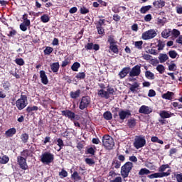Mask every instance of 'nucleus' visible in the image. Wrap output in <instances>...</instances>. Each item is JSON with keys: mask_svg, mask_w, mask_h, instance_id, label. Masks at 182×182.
Instances as JSON below:
<instances>
[{"mask_svg": "<svg viewBox=\"0 0 182 182\" xmlns=\"http://www.w3.org/2000/svg\"><path fill=\"white\" fill-rule=\"evenodd\" d=\"M130 116H132V111H130V109H121L119 112L120 120H126V119H127V117H130Z\"/></svg>", "mask_w": 182, "mask_h": 182, "instance_id": "11", "label": "nucleus"}, {"mask_svg": "<svg viewBox=\"0 0 182 182\" xmlns=\"http://www.w3.org/2000/svg\"><path fill=\"white\" fill-rule=\"evenodd\" d=\"M41 21L43 22V23H48L49 21H50V18H49V15L48 14H43L41 16Z\"/></svg>", "mask_w": 182, "mask_h": 182, "instance_id": "36", "label": "nucleus"}, {"mask_svg": "<svg viewBox=\"0 0 182 182\" xmlns=\"http://www.w3.org/2000/svg\"><path fill=\"white\" fill-rule=\"evenodd\" d=\"M171 105L175 109H182V104L180 102H173Z\"/></svg>", "mask_w": 182, "mask_h": 182, "instance_id": "52", "label": "nucleus"}, {"mask_svg": "<svg viewBox=\"0 0 182 182\" xmlns=\"http://www.w3.org/2000/svg\"><path fill=\"white\" fill-rule=\"evenodd\" d=\"M110 182H123V179L121 176H117L114 180L110 181Z\"/></svg>", "mask_w": 182, "mask_h": 182, "instance_id": "63", "label": "nucleus"}, {"mask_svg": "<svg viewBox=\"0 0 182 182\" xmlns=\"http://www.w3.org/2000/svg\"><path fill=\"white\" fill-rule=\"evenodd\" d=\"M21 157H23V159H28V157H32V151L29 149H23L20 153Z\"/></svg>", "mask_w": 182, "mask_h": 182, "instance_id": "18", "label": "nucleus"}, {"mask_svg": "<svg viewBox=\"0 0 182 182\" xmlns=\"http://www.w3.org/2000/svg\"><path fill=\"white\" fill-rule=\"evenodd\" d=\"M168 55L171 59H176V58H177V52H176V50H170L168 52Z\"/></svg>", "mask_w": 182, "mask_h": 182, "instance_id": "54", "label": "nucleus"}, {"mask_svg": "<svg viewBox=\"0 0 182 182\" xmlns=\"http://www.w3.org/2000/svg\"><path fill=\"white\" fill-rule=\"evenodd\" d=\"M151 173V171H150V170L146 168H141L138 173L139 176H147Z\"/></svg>", "mask_w": 182, "mask_h": 182, "instance_id": "28", "label": "nucleus"}, {"mask_svg": "<svg viewBox=\"0 0 182 182\" xmlns=\"http://www.w3.org/2000/svg\"><path fill=\"white\" fill-rule=\"evenodd\" d=\"M131 68L130 67H124L122 70L119 73L118 76H119L120 79H124L129 73H130Z\"/></svg>", "mask_w": 182, "mask_h": 182, "instance_id": "13", "label": "nucleus"}, {"mask_svg": "<svg viewBox=\"0 0 182 182\" xmlns=\"http://www.w3.org/2000/svg\"><path fill=\"white\" fill-rule=\"evenodd\" d=\"M97 95L98 96H100V97H102V99H109L110 97V95H109L107 91L105 90H98Z\"/></svg>", "mask_w": 182, "mask_h": 182, "instance_id": "17", "label": "nucleus"}, {"mask_svg": "<svg viewBox=\"0 0 182 182\" xmlns=\"http://www.w3.org/2000/svg\"><path fill=\"white\" fill-rule=\"evenodd\" d=\"M14 134H16V129L15 127L10 128L5 132L6 137H13Z\"/></svg>", "mask_w": 182, "mask_h": 182, "instance_id": "19", "label": "nucleus"}, {"mask_svg": "<svg viewBox=\"0 0 182 182\" xmlns=\"http://www.w3.org/2000/svg\"><path fill=\"white\" fill-rule=\"evenodd\" d=\"M28 26H31V25H26L25 22H23L20 24V29L23 32H26V31H28Z\"/></svg>", "mask_w": 182, "mask_h": 182, "instance_id": "42", "label": "nucleus"}, {"mask_svg": "<svg viewBox=\"0 0 182 182\" xmlns=\"http://www.w3.org/2000/svg\"><path fill=\"white\" fill-rule=\"evenodd\" d=\"M40 77L43 85H48V83H49V80L48 79V75H46L45 70L40 71Z\"/></svg>", "mask_w": 182, "mask_h": 182, "instance_id": "14", "label": "nucleus"}, {"mask_svg": "<svg viewBox=\"0 0 182 182\" xmlns=\"http://www.w3.org/2000/svg\"><path fill=\"white\" fill-rule=\"evenodd\" d=\"M133 169V162L127 161L121 167V176L122 178H127Z\"/></svg>", "mask_w": 182, "mask_h": 182, "instance_id": "2", "label": "nucleus"}, {"mask_svg": "<svg viewBox=\"0 0 182 182\" xmlns=\"http://www.w3.org/2000/svg\"><path fill=\"white\" fill-rule=\"evenodd\" d=\"M168 55L167 54L161 53L160 54V63H164L166 60H168Z\"/></svg>", "mask_w": 182, "mask_h": 182, "instance_id": "40", "label": "nucleus"}, {"mask_svg": "<svg viewBox=\"0 0 182 182\" xmlns=\"http://www.w3.org/2000/svg\"><path fill=\"white\" fill-rule=\"evenodd\" d=\"M134 46L135 48H136V49H143V41H136L134 43Z\"/></svg>", "mask_w": 182, "mask_h": 182, "instance_id": "46", "label": "nucleus"}, {"mask_svg": "<svg viewBox=\"0 0 182 182\" xmlns=\"http://www.w3.org/2000/svg\"><path fill=\"white\" fill-rule=\"evenodd\" d=\"M9 161V156L4 155L0 156V164H6Z\"/></svg>", "mask_w": 182, "mask_h": 182, "instance_id": "33", "label": "nucleus"}, {"mask_svg": "<svg viewBox=\"0 0 182 182\" xmlns=\"http://www.w3.org/2000/svg\"><path fill=\"white\" fill-rule=\"evenodd\" d=\"M85 163L86 164H88V166H93V164H95V160L90 158H86Z\"/></svg>", "mask_w": 182, "mask_h": 182, "instance_id": "55", "label": "nucleus"}, {"mask_svg": "<svg viewBox=\"0 0 182 182\" xmlns=\"http://www.w3.org/2000/svg\"><path fill=\"white\" fill-rule=\"evenodd\" d=\"M2 85L4 90H6V92H8L9 89H11V82H9V81H6Z\"/></svg>", "mask_w": 182, "mask_h": 182, "instance_id": "44", "label": "nucleus"}, {"mask_svg": "<svg viewBox=\"0 0 182 182\" xmlns=\"http://www.w3.org/2000/svg\"><path fill=\"white\" fill-rule=\"evenodd\" d=\"M102 146H104L106 150H113L114 140L109 135H104L102 137Z\"/></svg>", "mask_w": 182, "mask_h": 182, "instance_id": "3", "label": "nucleus"}, {"mask_svg": "<svg viewBox=\"0 0 182 182\" xmlns=\"http://www.w3.org/2000/svg\"><path fill=\"white\" fill-rule=\"evenodd\" d=\"M149 178H159L160 177V172L152 173L149 176H148Z\"/></svg>", "mask_w": 182, "mask_h": 182, "instance_id": "61", "label": "nucleus"}, {"mask_svg": "<svg viewBox=\"0 0 182 182\" xmlns=\"http://www.w3.org/2000/svg\"><path fill=\"white\" fill-rule=\"evenodd\" d=\"M8 29H9V32L7 33V36H9V38H15L18 33V31H16L14 27H8Z\"/></svg>", "mask_w": 182, "mask_h": 182, "instance_id": "25", "label": "nucleus"}, {"mask_svg": "<svg viewBox=\"0 0 182 182\" xmlns=\"http://www.w3.org/2000/svg\"><path fill=\"white\" fill-rule=\"evenodd\" d=\"M59 176H60L61 178H65L68 176V171L65 169H62L60 172H59Z\"/></svg>", "mask_w": 182, "mask_h": 182, "instance_id": "56", "label": "nucleus"}, {"mask_svg": "<svg viewBox=\"0 0 182 182\" xmlns=\"http://www.w3.org/2000/svg\"><path fill=\"white\" fill-rule=\"evenodd\" d=\"M109 48V50H111L112 53H115V55H119V46H117V44H111Z\"/></svg>", "mask_w": 182, "mask_h": 182, "instance_id": "26", "label": "nucleus"}, {"mask_svg": "<svg viewBox=\"0 0 182 182\" xmlns=\"http://www.w3.org/2000/svg\"><path fill=\"white\" fill-rule=\"evenodd\" d=\"M28 106V96L22 92L20 98L16 101V107L18 110H23Z\"/></svg>", "mask_w": 182, "mask_h": 182, "instance_id": "1", "label": "nucleus"}, {"mask_svg": "<svg viewBox=\"0 0 182 182\" xmlns=\"http://www.w3.org/2000/svg\"><path fill=\"white\" fill-rule=\"evenodd\" d=\"M26 160V158H23V156H17V164L21 170H28V166Z\"/></svg>", "mask_w": 182, "mask_h": 182, "instance_id": "10", "label": "nucleus"}, {"mask_svg": "<svg viewBox=\"0 0 182 182\" xmlns=\"http://www.w3.org/2000/svg\"><path fill=\"white\" fill-rule=\"evenodd\" d=\"M75 77L78 79V80H83L86 78V73L85 72L78 73Z\"/></svg>", "mask_w": 182, "mask_h": 182, "instance_id": "37", "label": "nucleus"}, {"mask_svg": "<svg viewBox=\"0 0 182 182\" xmlns=\"http://www.w3.org/2000/svg\"><path fill=\"white\" fill-rule=\"evenodd\" d=\"M15 63L16 65H18V66H23V65H25V60H23V58H16Z\"/></svg>", "mask_w": 182, "mask_h": 182, "instance_id": "47", "label": "nucleus"}, {"mask_svg": "<svg viewBox=\"0 0 182 182\" xmlns=\"http://www.w3.org/2000/svg\"><path fill=\"white\" fill-rule=\"evenodd\" d=\"M176 178L178 182H182V174L181 173L177 174L176 176Z\"/></svg>", "mask_w": 182, "mask_h": 182, "instance_id": "64", "label": "nucleus"}, {"mask_svg": "<svg viewBox=\"0 0 182 182\" xmlns=\"http://www.w3.org/2000/svg\"><path fill=\"white\" fill-rule=\"evenodd\" d=\"M107 92L108 93V96H110V95H116V91H114V89L112 87H108L107 89Z\"/></svg>", "mask_w": 182, "mask_h": 182, "instance_id": "57", "label": "nucleus"}, {"mask_svg": "<svg viewBox=\"0 0 182 182\" xmlns=\"http://www.w3.org/2000/svg\"><path fill=\"white\" fill-rule=\"evenodd\" d=\"M107 42H108V43H109V46L117 44V41H116L114 39V36H113V35H109L108 36Z\"/></svg>", "mask_w": 182, "mask_h": 182, "instance_id": "30", "label": "nucleus"}, {"mask_svg": "<svg viewBox=\"0 0 182 182\" xmlns=\"http://www.w3.org/2000/svg\"><path fill=\"white\" fill-rule=\"evenodd\" d=\"M55 157L50 152H45L41 156V161L43 164H50L53 161Z\"/></svg>", "mask_w": 182, "mask_h": 182, "instance_id": "5", "label": "nucleus"}, {"mask_svg": "<svg viewBox=\"0 0 182 182\" xmlns=\"http://www.w3.org/2000/svg\"><path fill=\"white\" fill-rule=\"evenodd\" d=\"M62 115L65 116V117H68V119H70L71 122H75V120H80V117L79 115L75 114V112L66 109V110H63L61 111Z\"/></svg>", "mask_w": 182, "mask_h": 182, "instance_id": "7", "label": "nucleus"}, {"mask_svg": "<svg viewBox=\"0 0 182 182\" xmlns=\"http://www.w3.org/2000/svg\"><path fill=\"white\" fill-rule=\"evenodd\" d=\"M86 50H92L93 49V43H88L87 45L85 46Z\"/></svg>", "mask_w": 182, "mask_h": 182, "instance_id": "62", "label": "nucleus"}, {"mask_svg": "<svg viewBox=\"0 0 182 182\" xmlns=\"http://www.w3.org/2000/svg\"><path fill=\"white\" fill-rule=\"evenodd\" d=\"M171 34V30L170 29H165L164 31H162L161 33V36L162 38H165V39H167Z\"/></svg>", "mask_w": 182, "mask_h": 182, "instance_id": "31", "label": "nucleus"}, {"mask_svg": "<svg viewBox=\"0 0 182 182\" xmlns=\"http://www.w3.org/2000/svg\"><path fill=\"white\" fill-rule=\"evenodd\" d=\"M27 113H31V112H38L39 110V107L38 106H33V107H27L26 108Z\"/></svg>", "mask_w": 182, "mask_h": 182, "instance_id": "39", "label": "nucleus"}, {"mask_svg": "<svg viewBox=\"0 0 182 182\" xmlns=\"http://www.w3.org/2000/svg\"><path fill=\"white\" fill-rule=\"evenodd\" d=\"M80 90H77L75 92L71 91L70 92V97H71V99H77V97H80Z\"/></svg>", "mask_w": 182, "mask_h": 182, "instance_id": "27", "label": "nucleus"}, {"mask_svg": "<svg viewBox=\"0 0 182 182\" xmlns=\"http://www.w3.org/2000/svg\"><path fill=\"white\" fill-rule=\"evenodd\" d=\"M92 102V100L89 96H84L81 98L79 105V109L80 110H85V109H87L89 106H90V103Z\"/></svg>", "mask_w": 182, "mask_h": 182, "instance_id": "6", "label": "nucleus"}, {"mask_svg": "<svg viewBox=\"0 0 182 182\" xmlns=\"http://www.w3.org/2000/svg\"><path fill=\"white\" fill-rule=\"evenodd\" d=\"M156 36H157V32L153 29H150L142 33L141 39H143V41H149L156 38Z\"/></svg>", "mask_w": 182, "mask_h": 182, "instance_id": "9", "label": "nucleus"}, {"mask_svg": "<svg viewBox=\"0 0 182 182\" xmlns=\"http://www.w3.org/2000/svg\"><path fill=\"white\" fill-rule=\"evenodd\" d=\"M140 65H136L132 68V70L129 71L130 77H134V76H139L141 73V70H140Z\"/></svg>", "mask_w": 182, "mask_h": 182, "instance_id": "12", "label": "nucleus"}, {"mask_svg": "<svg viewBox=\"0 0 182 182\" xmlns=\"http://www.w3.org/2000/svg\"><path fill=\"white\" fill-rule=\"evenodd\" d=\"M139 112L143 114H150V113H151V109H150V108L146 105H142L139 108Z\"/></svg>", "mask_w": 182, "mask_h": 182, "instance_id": "16", "label": "nucleus"}, {"mask_svg": "<svg viewBox=\"0 0 182 182\" xmlns=\"http://www.w3.org/2000/svg\"><path fill=\"white\" fill-rule=\"evenodd\" d=\"M130 87L129 90L132 93H137V90H139V87H140V84L137 82H134L133 85L129 84Z\"/></svg>", "mask_w": 182, "mask_h": 182, "instance_id": "15", "label": "nucleus"}, {"mask_svg": "<svg viewBox=\"0 0 182 182\" xmlns=\"http://www.w3.org/2000/svg\"><path fill=\"white\" fill-rule=\"evenodd\" d=\"M136 124L137 123L136 122V119L134 117L129 119L127 123L129 129H134V127H136Z\"/></svg>", "mask_w": 182, "mask_h": 182, "instance_id": "24", "label": "nucleus"}, {"mask_svg": "<svg viewBox=\"0 0 182 182\" xmlns=\"http://www.w3.org/2000/svg\"><path fill=\"white\" fill-rule=\"evenodd\" d=\"M71 178H73V180H77V181H80V180H82V177L79 176V173H77V171L73 172V173L71 175Z\"/></svg>", "mask_w": 182, "mask_h": 182, "instance_id": "38", "label": "nucleus"}, {"mask_svg": "<svg viewBox=\"0 0 182 182\" xmlns=\"http://www.w3.org/2000/svg\"><path fill=\"white\" fill-rule=\"evenodd\" d=\"M112 168H116L117 170H118V168H120L122 166V162L115 158L112 160Z\"/></svg>", "mask_w": 182, "mask_h": 182, "instance_id": "23", "label": "nucleus"}, {"mask_svg": "<svg viewBox=\"0 0 182 182\" xmlns=\"http://www.w3.org/2000/svg\"><path fill=\"white\" fill-rule=\"evenodd\" d=\"M21 140L22 143H28V141L29 140V134L27 133H23L21 136Z\"/></svg>", "mask_w": 182, "mask_h": 182, "instance_id": "34", "label": "nucleus"}, {"mask_svg": "<svg viewBox=\"0 0 182 182\" xmlns=\"http://www.w3.org/2000/svg\"><path fill=\"white\" fill-rule=\"evenodd\" d=\"M23 21L26 25H31V20L28 19V14L23 15Z\"/></svg>", "mask_w": 182, "mask_h": 182, "instance_id": "49", "label": "nucleus"}, {"mask_svg": "<svg viewBox=\"0 0 182 182\" xmlns=\"http://www.w3.org/2000/svg\"><path fill=\"white\" fill-rule=\"evenodd\" d=\"M167 64L168 65V70L174 72V70L177 69V65H176V63H171V64H169L168 63H167Z\"/></svg>", "mask_w": 182, "mask_h": 182, "instance_id": "45", "label": "nucleus"}, {"mask_svg": "<svg viewBox=\"0 0 182 182\" xmlns=\"http://www.w3.org/2000/svg\"><path fill=\"white\" fill-rule=\"evenodd\" d=\"M95 25L96 26L97 32L98 35H105V27L106 26V19H99L98 21H95Z\"/></svg>", "mask_w": 182, "mask_h": 182, "instance_id": "4", "label": "nucleus"}, {"mask_svg": "<svg viewBox=\"0 0 182 182\" xmlns=\"http://www.w3.org/2000/svg\"><path fill=\"white\" fill-rule=\"evenodd\" d=\"M166 168H170V165L168 164H164L160 166V171H166Z\"/></svg>", "mask_w": 182, "mask_h": 182, "instance_id": "60", "label": "nucleus"}, {"mask_svg": "<svg viewBox=\"0 0 182 182\" xmlns=\"http://www.w3.org/2000/svg\"><path fill=\"white\" fill-rule=\"evenodd\" d=\"M146 146V139L141 136H136L134 142V147L135 149H141V147H144Z\"/></svg>", "mask_w": 182, "mask_h": 182, "instance_id": "8", "label": "nucleus"}, {"mask_svg": "<svg viewBox=\"0 0 182 182\" xmlns=\"http://www.w3.org/2000/svg\"><path fill=\"white\" fill-rule=\"evenodd\" d=\"M50 66L53 73H58V72H59V68H60V65H59V62L53 63L52 64H50Z\"/></svg>", "mask_w": 182, "mask_h": 182, "instance_id": "20", "label": "nucleus"}, {"mask_svg": "<svg viewBox=\"0 0 182 182\" xmlns=\"http://www.w3.org/2000/svg\"><path fill=\"white\" fill-rule=\"evenodd\" d=\"M95 153H96V151H95V149H93V147H90L87 150V154H91L92 156H95Z\"/></svg>", "mask_w": 182, "mask_h": 182, "instance_id": "59", "label": "nucleus"}, {"mask_svg": "<svg viewBox=\"0 0 182 182\" xmlns=\"http://www.w3.org/2000/svg\"><path fill=\"white\" fill-rule=\"evenodd\" d=\"M172 115L173 114L171 112L166 110L161 111L160 112V116L161 119H170V117H171Z\"/></svg>", "mask_w": 182, "mask_h": 182, "instance_id": "22", "label": "nucleus"}, {"mask_svg": "<svg viewBox=\"0 0 182 182\" xmlns=\"http://www.w3.org/2000/svg\"><path fill=\"white\" fill-rule=\"evenodd\" d=\"M171 174V169H168L166 172L162 171L160 173V177H168Z\"/></svg>", "mask_w": 182, "mask_h": 182, "instance_id": "48", "label": "nucleus"}, {"mask_svg": "<svg viewBox=\"0 0 182 182\" xmlns=\"http://www.w3.org/2000/svg\"><path fill=\"white\" fill-rule=\"evenodd\" d=\"M44 52V55H50V53H52V52H53V48L50 47V46H47L46 48V49L43 50Z\"/></svg>", "mask_w": 182, "mask_h": 182, "instance_id": "43", "label": "nucleus"}, {"mask_svg": "<svg viewBox=\"0 0 182 182\" xmlns=\"http://www.w3.org/2000/svg\"><path fill=\"white\" fill-rule=\"evenodd\" d=\"M162 99L166 100H171L174 97V92L168 91L166 93L162 95Z\"/></svg>", "mask_w": 182, "mask_h": 182, "instance_id": "21", "label": "nucleus"}, {"mask_svg": "<svg viewBox=\"0 0 182 182\" xmlns=\"http://www.w3.org/2000/svg\"><path fill=\"white\" fill-rule=\"evenodd\" d=\"M150 9H151V6H144L140 9L139 11L141 14H147Z\"/></svg>", "mask_w": 182, "mask_h": 182, "instance_id": "32", "label": "nucleus"}, {"mask_svg": "<svg viewBox=\"0 0 182 182\" xmlns=\"http://www.w3.org/2000/svg\"><path fill=\"white\" fill-rule=\"evenodd\" d=\"M103 117L105 120H112L113 119V114L110 111H106L103 114Z\"/></svg>", "mask_w": 182, "mask_h": 182, "instance_id": "29", "label": "nucleus"}, {"mask_svg": "<svg viewBox=\"0 0 182 182\" xmlns=\"http://www.w3.org/2000/svg\"><path fill=\"white\" fill-rule=\"evenodd\" d=\"M79 68H80V63L75 62L71 66V70L73 72H77V70H79Z\"/></svg>", "mask_w": 182, "mask_h": 182, "instance_id": "35", "label": "nucleus"}, {"mask_svg": "<svg viewBox=\"0 0 182 182\" xmlns=\"http://www.w3.org/2000/svg\"><path fill=\"white\" fill-rule=\"evenodd\" d=\"M81 15H86V14H89V9H87L85 6H82L80 9Z\"/></svg>", "mask_w": 182, "mask_h": 182, "instance_id": "51", "label": "nucleus"}, {"mask_svg": "<svg viewBox=\"0 0 182 182\" xmlns=\"http://www.w3.org/2000/svg\"><path fill=\"white\" fill-rule=\"evenodd\" d=\"M172 36H174V38H178V36H180V31L177 30V29H173L171 32Z\"/></svg>", "mask_w": 182, "mask_h": 182, "instance_id": "53", "label": "nucleus"}, {"mask_svg": "<svg viewBox=\"0 0 182 182\" xmlns=\"http://www.w3.org/2000/svg\"><path fill=\"white\" fill-rule=\"evenodd\" d=\"M145 76L146 79H150L151 80H153V79H154V75L151 71H146Z\"/></svg>", "mask_w": 182, "mask_h": 182, "instance_id": "41", "label": "nucleus"}, {"mask_svg": "<svg viewBox=\"0 0 182 182\" xmlns=\"http://www.w3.org/2000/svg\"><path fill=\"white\" fill-rule=\"evenodd\" d=\"M120 108H119V107H114L113 109H112V113L114 114H113V117H114V119H117V116H119V114H117V112H119V109Z\"/></svg>", "mask_w": 182, "mask_h": 182, "instance_id": "58", "label": "nucleus"}, {"mask_svg": "<svg viewBox=\"0 0 182 182\" xmlns=\"http://www.w3.org/2000/svg\"><path fill=\"white\" fill-rule=\"evenodd\" d=\"M70 60L69 58H65L61 64V68H66L68 65H70Z\"/></svg>", "mask_w": 182, "mask_h": 182, "instance_id": "50", "label": "nucleus"}]
</instances>
